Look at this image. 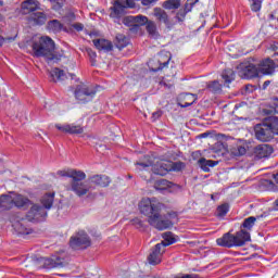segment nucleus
Masks as SVG:
<instances>
[{
  "mask_svg": "<svg viewBox=\"0 0 278 278\" xmlns=\"http://www.w3.org/2000/svg\"><path fill=\"white\" fill-rule=\"evenodd\" d=\"M0 210H12V192L0 195Z\"/></svg>",
  "mask_w": 278,
  "mask_h": 278,
  "instance_id": "nucleus-26",
  "label": "nucleus"
},
{
  "mask_svg": "<svg viewBox=\"0 0 278 278\" xmlns=\"http://www.w3.org/2000/svg\"><path fill=\"white\" fill-rule=\"evenodd\" d=\"M162 244H156L154 249L150 252L148 256V262L152 266H157L162 262V255H164V250H162Z\"/></svg>",
  "mask_w": 278,
  "mask_h": 278,
  "instance_id": "nucleus-15",
  "label": "nucleus"
},
{
  "mask_svg": "<svg viewBox=\"0 0 278 278\" xmlns=\"http://www.w3.org/2000/svg\"><path fill=\"white\" fill-rule=\"evenodd\" d=\"M39 268H58V266H66L68 264V257L64 252L52 255L51 257H40L37 261Z\"/></svg>",
  "mask_w": 278,
  "mask_h": 278,
  "instance_id": "nucleus-6",
  "label": "nucleus"
},
{
  "mask_svg": "<svg viewBox=\"0 0 278 278\" xmlns=\"http://www.w3.org/2000/svg\"><path fill=\"white\" fill-rule=\"evenodd\" d=\"M222 79H224L225 84H231L236 79V73L233 70H225L222 74Z\"/></svg>",
  "mask_w": 278,
  "mask_h": 278,
  "instance_id": "nucleus-33",
  "label": "nucleus"
},
{
  "mask_svg": "<svg viewBox=\"0 0 278 278\" xmlns=\"http://www.w3.org/2000/svg\"><path fill=\"white\" fill-rule=\"evenodd\" d=\"M258 68V75H271L275 71V62L270 59H266L256 65Z\"/></svg>",
  "mask_w": 278,
  "mask_h": 278,
  "instance_id": "nucleus-21",
  "label": "nucleus"
},
{
  "mask_svg": "<svg viewBox=\"0 0 278 278\" xmlns=\"http://www.w3.org/2000/svg\"><path fill=\"white\" fill-rule=\"evenodd\" d=\"M47 13L42 11H35L28 15L27 21L30 25H45L47 23Z\"/></svg>",
  "mask_w": 278,
  "mask_h": 278,
  "instance_id": "nucleus-20",
  "label": "nucleus"
},
{
  "mask_svg": "<svg viewBox=\"0 0 278 278\" xmlns=\"http://www.w3.org/2000/svg\"><path fill=\"white\" fill-rule=\"evenodd\" d=\"M170 166H172L170 170H175L176 173H179V170H182V168L185 167L184 163L181 162H175V163L172 162Z\"/></svg>",
  "mask_w": 278,
  "mask_h": 278,
  "instance_id": "nucleus-44",
  "label": "nucleus"
},
{
  "mask_svg": "<svg viewBox=\"0 0 278 278\" xmlns=\"http://www.w3.org/2000/svg\"><path fill=\"white\" fill-rule=\"evenodd\" d=\"M266 124L268 125L273 136H278V118L270 117Z\"/></svg>",
  "mask_w": 278,
  "mask_h": 278,
  "instance_id": "nucleus-34",
  "label": "nucleus"
},
{
  "mask_svg": "<svg viewBox=\"0 0 278 278\" xmlns=\"http://www.w3.org/2000/svg\"><path fill=\"white\" fill-rule=\"evenodd\" d=\"M255 220H257L254 216L248 217L243 220L242 227L244 229H253L254 225H255Z\"/></svg>",
  "mask_w": 278,
  "mask_h": 278,
  "instance_id": "nucleus-40",
  "label": "nucleus"
},
{
  "mask_svg": "<svg viewBox=\"0 0 278 278\" xmlns=\"http://www.w3.org/2000/svg\"><path fill=\"white\" fill-rule=\"evenodd\" d=\"M227 212H229L228 204H222L217 207V216L219 217L227 216Z\"/></svg>",
  "mask_w": 278,
  "mask_h": 278,
  "instance_id": "nucleus-42",
  "label": "nucleus"
},
{
  "mask_svg": "<svg viewBox=\"0 0 278 278\" xmlns=\"http://www.w3.org/2000/svg\"><path fill=\"white\" fill-rule=\"evenodd\" d=\"M56 175H59V177H68L70 179H72V181L75 179V177H79V179L85 177L83 170L71 169V168L61 169L56 172Z\"/></svg>",
  "mask_w": 278,
  "mask_h": 278,
  "instance_id": "nucleus-23",
  "label": "nucleus"
},
{
  "mask_svg": "<svg viewBox=\"0 0 278 278\" xmlns=\"http://www.w3.org/2000/svg\"><path fill=\"white\" fill-rule=\"evenodd\" d=\"M208 90H211V92H220L223 85H220V83H218V80H213L211 83H208L207 85Z\"/></svg>",
  "mask_w": 278,
  "mask_h": 278,
  "instance_id": "nucleus-39",
  "label": "nucleus"
},
{
  "mask_svg": "<svg viewBox=\"0 0 278 278\" xmlns=\"http://www.w3.org/2000/svg\"><path fill=\"white\" fill-rule=\"evenodd\" d=\"M137 166L139 170H144V168H149L150 166H152L154 175H161V177H164V175H167L173 168V162H170L169 160L154 161L153 157L144 156V161L138 162Z\"/></svg>",
  "mask_w": 278,
  "mask_h": 278,
  "instance_id": "nucleus-3",
  "label": "nucleus"
},
{
  "mask_svg": "<svg viewBox=\"0 0 278 278\" xmlns=\"http://www.w3.org/2000/svg\"><path fill=\"white\" fill-rule=\"evenodd\" d=\"M263 113L266 116H270L271 114H278V99L274 98L269 106H266L265 109H263Z\"/></svg>",
  "mask_w": 278,
  "mask_h": 278,
  "instance_id": "nucleus-29",
  "label": "nucleus"
},
{
  "mask_svg": "<svg viewBox=\"0 0 278 278\" xmlns=\"http://www.w3.org/2000/svg\"><path fill=\"white\" fill-rule=\"evenodd\" d=\"M50 77H51L52 81H63V79L66 78V74L64 73V71H62L58 67H54L50 72Z\"/></svg>",
  "mask_w": 278,
  "mask_h": 278,
  "instance_id": "nucleus-30",
  "label": "nucleus"
},
{
  "mask_svg": "<svg viewBox=\"0 0 278 278\" xmlns=\"http://www.w3.org/2000/svg\"><path fill=\"white\" fill-rule=\"evenodd\" d=\"M199 166L204 170V173H210V168H214V166L218 165V161L200 159L198 161Z\"/></svg>",
  "mask_w": 278,
  "mask_h": 278,
  "instance_id": "nucleus-27",
  "label": "nucleus"
},
{
  "mask_svg": "<svg viewBox=\"0 0 278 278\" xmlns=\"http://www.w3.org/2000/svg\"><path fill=\"white\" fill-rule=\"evenodd\" d=\"M87 53H88V55L90 56V58H92V59H94V58H97V52H94V51H92V50H87Z\"/></svg>",
  "mask_w": 278,
  "mask_h": 278,
  "instance_id": "nucleus-52",
  "label": "nucleus"
},
{
  "mask_svg": "<svg viewBox=\"0 0 278 278\" xmlns=\"http://www.w3.org/2000/svg\"><path fill=\"white\" fill-rule=\"evenodd\" d=\"M152 16H155L156 21L159 23H163L167 29H173L175 25H177V23L170 20L168 13H166L162 8H154Z\"/></svg>",
  "mask_w": 278,
  "mask_h": 278,
  "instance_id": "nucleus-12",
  "label": "nucleus"
},
{
  "mask_svg": "<svg viewBox=\"0 0 278 278\" xmlns=\"http://www.w3.org/2000/svg\"><path fill=\"white\" fill-rule=\"evenodd\" d=\"M70 18V21H75V14L71 13L67 17H64V24L65 25H70V23L67 22Z\"/></svg>",
  "mask_w": 278,
  "mask_h": 278,
  "instance_id": "nucleus-50",
  "label": "nucleus"
},
{
  "mask_svg": "<svg viewBox=\"0 0 278 278\" xmlns=\"http://www.w3.org/2000/svg\"><path fill=\"white\" fill-rule=\"evenodd\" d=\"M12 197V207H17V210H23V207H29L31 205V200L27 197L11 191Z\"/></svg>",
  "mask_w": 278,
  "mask_h": 278,
  "instance_id": "nucleus-14",
  "label": "nucleus"
},
{
  "mask_svg": "<svg viewBox=\"0 0 278 278\" xmlns=\"http://www.w3.org/2000/svg\"><path fill=\"white\" fill-rule=\"evenodd\" d=\"M63 27H64V24L60 23V21L58 20H53L48 23V29L50 31H62Z\"/></svg>",
  "mask_w": 278,
  "mask_h": 278,
  "instance_id": "nucleus-35",
  "label": "nucleus"
},
{
  "mask_svg": "<svg viewBox=\"0 0 278 278\" xmlns=\"http://www.w3.org/2000/svg\"><path fill=\"white\" fill-rule=\"evenodd\" d=\"M251 10L253 12H260L262 10V1L263 0H252Z\"/></svg>",
  "mask_w": 278,
  "mask_h": 278,
  "instance_id": "nucleus-43",
  "label": "nucleus"
},
{
  "mask_svg": "<svg viewBox=\"0 0 278 278\" xmlns=\"http://www.w3.org/2000/svg\"><path fill=\"white\" fill-rule=\"evenodd\" d=\"M269 85H270V81H268V80L265 81V83H264V88H266V87L269 86Z\"/></svg>",
  "mask_w": 278,
  "mask_h": 278,
  "instance_id": "nucleus-55",
  "label": "nucleus"
},
{
  "mask_svg": "<svg viewBox=\"0 0 278 278\" xmlns=\"http://www.w3.org/2000/svg\"><path fill=\"white\" fill-rule=\"evenodd\" d=\"M162 116V111H156L152 114V121L155 122Z\"/></svg>",
  "mask_w": 278,
  "mask_h": 278,
  "instance_id": "nucleus-49",
  "label": "nucleus"
},
{
  "mask_svg": "<svg viewBox=\"0 0 278 278\" xmlns=\"http://www.w3.org/2000/svg\"><path fill=\"white\" fill-rule=\"evenodd\" d=\"M33 51L37 58H46L48 62L55 60V42L50 37H41L33 43Z\"/></svg>",
  "mask_w": 278,
  "mask_h": 278,
  "instance_id": "nucleus-5",
  "label": "nucleus"
},
{
  "mask_svg": "<svg viewBox=\"0 0 278 278\" xmlns=\"http://www.w3.org/2000/svg\"><path fill=\"white\" fill-rule=\"evenodd\" d=\"M22 12L23 14H34L37 10H40V2L38 0H25L22 2Z\"/></svg>",
  "mask_w": 278,
  "mask_h": 278,
  "instance_id": "nucleus-18",
  "label": "nucleus"
},
{
  "mask_svg": "<svg viewBox=\"0 0 278 278\" xmlns=\"http://www.w3.org/2000/svg\"><path fill=\"white\" fill-rule=\"evenodd\" d=\"M84 176L85 177L83 178L75 177L70 184V189L76 194V197H85V194H88L90 191V187L84 182V179H86V173H84Z\"/></svg>",
  "mask_w": 278,
  "mask_h": 278,
  "instance_id": "nucleus-9",
  "label": "nucleus"
},
{
  "mask_svg": "<svg viewBox=\"0 0 278 278\" xmlns=\"http://www.w3.org/2000/svg\"><path fill=\"white\" fill-rule=\"evenodd\" d=\"M70 247H72L75 251L88 249V247H90V238L86 231L80 230L71 238Z\"/></svg>",
  "mask_w": 278,
  "mask_h": 278,
  "instance_id": "nucleus-8",
  "label": "nucleus"
},
{
  "mask_svg": "<svg viewBox=\"0 0 278 278\" xmlns=\"http://www.w3.org/2000/svg\"><path fill=\"white\" fill-rule=\"evenodd\" d=\"M50 3H52L53 10H60L64 5V0H50Z\"/></svg>",
  "mask_w": 278,
  "mask_h": 278,
  "instance_id": "nucleus-45",
  "label": "nucleus"
},
{
  "mask_svg": "<svg viewBox=\"0 0 278 278\" xmlns=\"http://www.w3.org/2000/svg\"><path fill=\"white\" fill-rule=\"evenodd\" d=\"M254 134L256 140H260L261 142H270V139L273 138V130H270V126H268L267 123L265 124H257L254 127Z\"/></svg>",
  "mask_w": 278,
  "mask_h": 278,
  "instance_id": "nucleus-11",
  "label": "nucleus"
},
{
  "mask_svg": "<svg viewBox=\"0 0 278 278\" xmlns=\"http://www.w3.org/2000/svg\"><path fill=\"white\" fill-rule=\"evenodd\" d=\"M155 190H160L161 192H164L168 190L170 192V188H173V182L166 180V179H160L156 180L154 184Z\"/></svg>",
  "mask_w": 278,
  "mask_h": 278,
  "instance_id": "nucleus-28",
  "label": "nucleus"
},
{
  "mask_svg": "<svg viewBox=\"0 0 278 278\" xmlns=\"http://www.w3.org/2000/svg\"><path fill=\"white\" fill-rule=\"evenodd\" d=\"M149 23V17L144 16V15H130V16H126L124 18V24L125 25H135L136 27H140L142 25H147Z\"/></svg>",
  "mask_w": 278,
  "mask_h": 278,
  "instance_id": "nucleus-19",
  "label": "nucleus"
},
{
  "mask_svg": "<svg viewBox=\"0 0 278 278\" xmlns=\"http://www.w3.org/2000/svg\"><path fill=\"white\" fill-rule=\"evenodd\" d=\"M175 216H177V214H172V215H169V218H175Z\"/></svg>",
  "mask_w": 278,
  "mask_h": 278,
  "instance_id": "nucleus-56",
  "label": "nucleus"
},
{
  "mask_svg": "<svg viewBox=\"0 0 278 278\" xmlns=\"http://www.w3.org/2000/svg\"><path fill=\"white\" fill-rule=\"evenodd\" d=\"M91 184H96V186H101V188H108L110 186V177L96 175L90 178Z\"/></svg>",
  "mask_w": 278,
  "mask_h": 278,
  "instance_id": "nucleus-25",
  "label": "nucleus"
},
{
  "mask_svg": "<svg viewBox=\"0 0 278 278\" xmlns=\"http://www.w3.org/2000/svg\"><path fill=\"white\" fill-rule=\"evenodd\" d=\"M163 240L161 243L162 248L164 249V247H170V244H175V242H177V239H175V235H173V232H165L163 233Z\"/></svg>",
  "mask_w": 278,
  "mask_h": 278,
  "instance_id": "nucleus-31",
  "label": "nucleus"
},
{
  "mask_svg": "<svg viewBox=\"0 0 278 278\" xmlns=\"http://www.w3.org/2000/svg\"><path fill=\"white\" fill-rule=\"evenodd\" d=\"M55 128L62 134H84V127L77 124H55Z\"/></svg>",
  "mask_w": 278,
  "mask_h": 278,
  "instance_id": "nucleus-16",
  "label": "nucleus"
},
{
  "mask_svg": "<svg viewBox=\"0 0 278 278\" xmlns=\"http://www.w3.org/2000/svg\"><path fill=\"white\" fill-rule=\"evenodd\" d=\"M238 73L241 77H244L245 79H251L252 77H260V70L257 65L250 63V62H243L238 65Z\"/></svg>",
  "mask_w": 278,
  "mask_h": 278,
  "instance_id": "nucleus-10",
  "label": "nucleus"
},
{
  "mask_svg": "<svg viewBox=\"0 0 278 278\" xmlns=\"http://www.w3.org/2000/svg\"><path fill=\"white\" fill-rule=\"evenodd\" d=\"M245 154H247V148L243 146H237L231 149V155H233L235 157H240Z\"/></svg>",
  "mask_w": 278,
  "mask_h": 278,
  "instance_id": "nucleus-37",
  "label": "nucleus"
},
{
  "mask_svg": "<svg viewBox=\"0 0 278 278\" xmlns=\"http://www.w3.org/2000/svg\"><path fill=\"white\" fill-rule=\"evenodd\" d=\"M3 42H5V39L0 36V47H3Z\"/></svg>",
  "mask_w": 278,
  "mask_h": 278,
  "instance_id": "nucleus-53",
  "label": "nucleus"
},
{
  "mask_svg": "<svg viewBox=\"0 0 278 278\" xmlns=\"http://www.w3.org/2000/svg\"><path fill=\"white\" fill-rule=\"evenodd\" d=\"M54 200H55V192H49L43 194L40 200L43 206L34 204L26 214L27 220H29L30 223L43 220L47 217V210H51V207H53Z\"/></svg>",
  "mask_w": 278,
  "mask_h": 278,
  "instance_id": "nucleus-2",
  "label": "nucleus"
},
{
  "mask_svg": "<svg viewBox=\"0 0 278 278\" xmlns=\"http://www.w3.org/2000/svg\"><path fill=\"white\" fill-rule=\"evenodd\" d=\"M72 27H73L74 29H76V31H81V30H84V24H81V23H75V24L72 25Z\"/></svg>",
  "mask_w": 278,
  "mask_h": 278,
  "instance_id": "nucleus-48",
  "label": "nucleus"
},
{
  "mask_svg": "<svg viewBox=\"0 0 278 278\" xmlns=\"http://www.w3.org/2000/svg\"><path fill=\"white\" fill-rule=\"evenodd\" d=\"M274 149L268 144H260L254 150V155L257 160H264V157H270Z\"/></svg>",
  "mask_w": 278,
  "mask_h": 278,
  "instance_id": "nucleus-22",
  "label": "nucleus"
},
{
  "mask_svg": "<svg viewBox=\"0 0 278 278\" xmlns=\"http://www.w3.org/2000/svg\"><path fill=\"white\" fill-rule=\"evenodd\" d=\"M136 0H115L114 5L111 8V16H121L125 11V8H136Z\"/></svg>",
  "mask_w": 278,
  "mask_h": 278,
  "instance_id": "nucleus-13",
  "label": "nucleus"
},
{
  "mask_svg": "<svg viewBox=\"0 0 278 278\" xmlns=\"http://www.w3.org/2000/svg\"><path fill=\"white\" fill-rule=\"evenodd\" d=\"M139 211L143 216L148 217V223L154 229L164 231V229H170L175 220L166 219L162 216V203L156 201L155 198H143L139 202Z\"/></svg>",
  "mask_w": 278,
  "mask_h": 278,
  "instance_id": "nucleus-1",
  "label": "nucleus"
},
{
  "mask_svg": "<svg viewBox=\"0 0 278 278\" xmlns=\"http://www.w3.org/2000/svg\"><path fill=\"white\" fill-rule=\"evenodd\" d=\"M93 45L99 51H103L104 53H110L114 49L112 41L106 39H94Z\"/></svg>",
  "mask_w": 278,
  "mask_h": 278,
  "instance_id": "nucleus-24",
  "label": "nucleus"
},
{
  "mask_svg": "<svg viewBox=\"0 0 278 278\" xmlns=\"http://www.w3.org/2000/svg\"><path fill=\"white\" fill-rule=\"evenodd\" d=\"M185 103L181 104V108H190L193 103L197 102V94L187 93L184 97Z\"/></svg>",
  "mask_w": 278,
  "mask_h": 278,
  "instance_id": "nucleus-36",
  "label": "nucleus"
},
{
  "mask_svg": "<svg viewBox=\"0 0 278 278\" xmlns=\"http://www.w3.org/2000/svg\"><path fill=\"white\" fill-rule=\"evenodd\" d=\"M70 75H71L72 79H75V75H73V74H70Z\"/></svg>",
  "mask_w": 278,
  "mask_h": 278,
  "instance_id": "nucleus-57",
  "label": "nucleus"
},
{
  "mask_svg": "<svg viewBox=\"0 0 278 278\" xmlns=\"http://www.w3.org/2000/svg\"><path fill=\"white\" fill-rule=\"evenodd\" d=\"M146 25H147L148 34H150V36H155V34L157 31V27L155 26V22L148 20V23H146Z\"/></svg>",
  "mask_w": 278,
  "mask_h": 278,
  "instance_id": "nucleus-41",
  "label": "nucleus"
},
{
  "mask_svg": "<svg viewBox=\"0 0 278 278\" xmlns=\"http://www.w3.org/2000/svg\"><path fill=\"white\" fill-rule=\"evenodd\" d=\"M168 62H170V59H167V61H165V62L163 63V67H164V66H168Z\"/></svg>",
  "mask_w": 278,
  "mask_h": 278,
  "instance_id": "nucleus-54",
  "label": "nucleus"
},
{
  "mask_svg": "<svg viewBox=\"0 0 278 278\" xmlns=\"http://www.w3.org/2000/svg\"><path fill=\"white\" fill-rule=\"evenodd\" d=\"M157 2V0H142L141 3L142 5H151L152 3Z\"/></svg>",
  "mask_w": 278,
  "mask_h": 278,
  "instance_id": "nucleus-51",
  "label": "nucleus"
},
{
  "mask_svg": "<svg viewBox=\"0 0 278 278\" xmlns=\"http://www.w3.org/2000/svg\"><path fill=\"white\" fill-rule=\"evenodd\" d=\"M74 94L80 103H88V101H92L97 91L86 84H80L76 87Z\"/></svg>",
  "mask_w": 278,
  "mask_h": 278,
  "instance_id": "nucleus-7",
  "label": "nucleus"
},
{
  "mask_svg": "<svg viewBox=\"0 0 278 278\" xmlns=\"http://www.w3.org/2000/svg\"><path fill=\"white\" fill-rule=\"evenodd\" d=\"M250 241L251 233H249L247 230H240L236 232V235L227 232L222 238L216 240L218 247H226V249H231L233 247H244V244Z\"/></svg>",
  "mask_w": 278,
  "mask_h": 278,
  "instance_id": "nucleus-4",
  "label": "nucleus"
},
{
  "mask_svg": "<svg viewBox=\"0 0 278 278\" xmlns=\"http://www.w3.org/2000/svg\"><path fill=\"white\" fill-rule=\"evenodd\" d=\"M0 5H3V1L0 0Z\"/></svg>",
  "mask_w": 278,
  "mask_h": 278,
  "instance_id": "nucleus-58",
  "label": "nucleus"
},
{
  "mask_svg": "<svg viewBox=\"0 0 278 278\" xmlns=\"http://www.w3.org/2000/svg\"><path fill=\"white\" fill-rule=\"evenodd\" d=\"M131 224L135 226V227H137V229H140V227H143L144 226V223L142 222V219H140V218H134L132 220H131Z\"/></svg>",
  "mask_w": 278,
  "mask_h": 278,
  "instance_id": "nucleus-46",
  "label": "nucleus"
},
{
  "mask_svg": "<svg viewBox=\"0 0 278 278\" xmlns=\"http://www.w3.org/2000/svg\"><path fill=\"white\" fill-rule=\"evenodd\" d=\"M13 227L15 230H17V232L25 233V229L23 228V225H21V223L14 224Z\"/></svg>",
  "mask_w": 278,
  "mask_h": 278,
  "instance_id": "nucleus-47",
  "label": "nucleus"
},
{
  "mask_svg": "<svg viewBox=\"0 0 278 278\" xmlns=\"http://www.w3.org/2000/svg\"><path fill=\"white\" fill-rule=\"evenodd\" d=\"M180 5L181 0H167L163 2L162 8H164V10H178Z\"/></svg>",
  "mask_w": 278,
  "mask_h": 278,
  "instance_id": "nucleus-32",
  "label": "nucleus"
},
{
  "mask_svg": "<svg viewBox=\"0 0 278 278\" xmlns=\"http://www.w3.org/2000/svg\"><path fill=\"white\" fill-rule=\"evenodd\" d=\"M116 47H117V49H125V47H127V45L129 43L128 41H127V37L126 36H123V35H118L117 37H116Z\"/></svg>",
  "mask_w": 278,
  "mask_h": 278,
  "instance_id": "nucleus-38",
  "label": "nucleus"
},
{
  "mask_svg": "<svg viewBox=\"0 0 278 278\" xmlns=\"http://www.w3.org/2000/svg\"><path fill=\"white\" fill-rule=\"evenodd\" d=\"M199 0H188L185 4V9H180L176 13L175 20L177 21V23H184V21H186V14H188V12H192V8H194V4H197Z\"/></svg>",
  "mask_w": 278,
  "mask_h": 278,
  "instance_id": "nucleus-17",
  "label": "nucleus"
}]
</instances>
